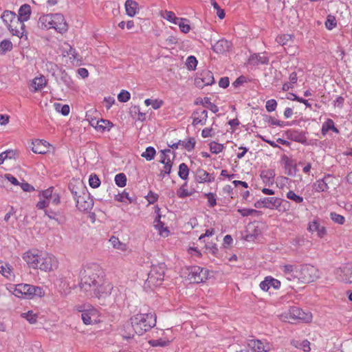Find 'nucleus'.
Listing matches in <instances>:
<instances>
[{
	"label": "nucleus",
	"instance_id": "obj_31",
	"mask_svg": "<svg viewBox=\"0 0 352 352\" xmlns=\"http://www.w3.org/2000/svg\"><path fill=\"white\" fill-rule=\"evenodd\" d=\"M16 17L17 15L16 13L10 10H5L1 15V19L7 28L8 27L9 23H12L14 19H16Z\"/></svg>",
	"mask_w": 352,
	"mask_h": 352
},
{
	"label": "nucleus",
	"instance_id": "obj_47",
	"mask_svg": "<svg viewBox=\"0 0 352 352\" xmlns=\"http://www.w3.org/2000/svg\"><path fill=\"white\" fill-rule=\"evenodd\" d=\"M12 49V43L9 40H3L0 43V50L2 52H6V51H10Z\"/></svg>",
	"mask_w": 352,
	"mask_h": 352
},
{
	"label": "nucleus",
	"instance_id": "obj_3",
	"mask_svg": "<svg viewBox=\"0 0 352 352\" xmlns=\"http://www.w3.org/2000/svg\"><path fill=\"white\" fill-rule=\"evenodd\" d=\"M157 316L154 312L140 313L130 318L131 326L134 333H129L127 338H132L135 334L142 336L156 324Z\"/></svg>",
	"mask_w": 352,
	"mask_h": 352
},
{
	"label": "nucleus",
	"instance_id": "obj_22",
	"mask_svg": "<svg viewBox=\"0 0 352 352\" xmlns=\"http://www.w3.org/2000/svg\"><path fill=\"white\" fill-rule=\"evenodd\" d=\"M230 46V42L226 39H221L212 46V50L218 54H223L229 51Z\"/></svg>",
	"mask_w": 352,
	"mask_h": 352
},
{
	"label": "nucleus",
	"instance_id": "obj_17",
	"mask_svg": "<svg viewBox=\"0 0 352 352\" xmlns=\"http://www.w3.org/2000/svg\"><path fill=\"white\" fill-rule=\"evenodd\" d=\"M53 187H50L45 190L42 192L43 200L39 201L36 204L38 209H43L45 208L50 206V199L52 197L54 193H53Z\"/></svg>",
	"mask_w": 352,
	"mask_h": 352
},
{
	"label": "nucleus",
	"instance_id": "obj_4",
	"mask_svg": "<svg viewBox=\"0 0 352 352\" xmlns=\"http://www.w3.org/2000/svg\"><path fill=\"white\" fill-rule=\"evenodd\" d=\"M69 190L76 201V207L80 211H88L94 206V201L86 188L80 183L78 184H69Z\"/></svg>",
	"mask_w": 352,
	"mask_h": 352
},
{
	"label": "nucleus",
	"instance_id": "obj_60",
	"mask_svg": "<svg viewBox=\"0 0 352 352\" xmlns=\"http://www.w3.org/2000/svg\"><path fill=\"white\" fill-rule=\"evenodd\" d=\"M166 153H170V150L165 149V150L162 151V155L160 156V162L162 164L172 162L171 160L170 159V157L166 155Z\"/></svg>",
	"mask_w": 352,
	"mask_h": 352
},
{
	"label": "nucleus",
	"instance_id": "obj_20",
	"mask_svg": "<svg viewBox=\"0 0 352 352\" xmlns=\"http://www.w3.org/2000/svg\"><path fill=\"white\" fill-rule=\"evenodd\" d=\"M248 346L256 352H267L270 351V346L268 344L265 346L260 340H248Z\"/></svg>",
	"mask_w": 352,
	"mask_h": 352
},
{
	"label": "nucleus",
	"instance_id": "obj_32",
	"mask_svg": "<svg viewBox=\"0 0 352 352\" xmlns=\"http://www.w3.org/2000/svg\"><path fill=\"white\" fill-rule=\"evenodd\" d=\"M269 61L268 58L265 56H260L258 54H253L249 58V63L253 65H256L258 63L266 64Z\"/></svg>",
	"mask_w": 352,
	"mask_h": 352
},
{
	"label": "nucleus",
	"instance_id": "obj_25",
	"mask_svg": "<svg viewBox=\"0 0 352 352\" xmlns=\"http://www.w3.org/2000/svg\"><path fill=\"white\" fill-rule=\"evenodd\" d=\"M51 18L50 14L41 16L38 21V27L42 30L51 29L52 27Z\"/></svg>",
	"mask_w": 352,
	"mask_h": 352
},
{
	"label": "nucleus",
	"instance_id": "obj_36",
	"mask_svg": "<svg viewBox=\"0 0 352 352\" xmlns=\"http://www.w3.org/2000/svg\"><path fill=\"white\" fill-rule=\"evenodd\" d=\"M189 173V168L188 166L185 163H182L179 166V172L178 175L179 177L185 180L188 178Z\"/></svg>",
	"mask_w": 352,
	"mask_h": 352
},
{
	"label": "nucleus",
	"instance_id": "obj_1",
	"mask_svg": "<svg viewBox=\"0 0 352 352\" xmlns=\"http://www.w3.org/2000/svg\"><path fill=\"white\" fill-rule=\"evenodd\" d=\"M103 271L101 267L96 263H91L85 265L80 273V288L85 292H89L91 297L104 298L108 292H105L107 287L100 285V277Z\"/></svg>",
	"mask_w": 352,
	"mask_h": 352
},
{
	"label": "nucleus",
	"instance_id": "obj_28",
	"mask_svg": "<svg viewBox=\"0 0 352 352\" xmlns=\"http://www.w3.org/2000/svg\"><path fill=\"white\" fill-rule=\"evenodd\" d=\"M308 230L311 232H317L318 236L320 238H322L326 234L325 228L321 226L320 223L316 221L309 223Z\"/></svg>",
	"mask_w": 352,
	"mask_h": 352
},
{
	"label": "nucleus",
	"instance_id": "obj_2",
	"mask_svg": "<svg viewBox=\"0 0 352 352\" xmlns=\"http://www.w3.org/2000/svg\"><path fill=\"white\" fill-rule=\"evenodd\" d=\"M23 258L30 267L51 272L58 267V261L54 256L38 250H29L23 254Z\"/></svg>",
	"mask_w": 352,
	"mask_h": 352
},
{
	"label": "nucleus",
	"instance_id": "obj_27",
	"mask_svg": "<svg viewBox=\"0 0 352 352\" xmlns=\"http://www.w3.org/2000/svg\"><path fill=\"white\" fill-rule=\"evenodd\" d=\"M46 85L47 80L43 76H41V77H36L34 78L32 81L31 86L33 88L32 91L33 92H36L42 89L43 87H45Z\"/></svg>",
	"mask_w": 352,
	"mask_h": 352
},
{
	"label": "nucleus",
	"instance_id": "obj_10",
	"mask_svg": "<svg viewBox=\"0 0 352 352\" xmlns=\"http://www.w3.org/2000/svg\"><path fill=\"white\" fill-rule=\"evenodd\" d=\"M52 19V28H54L60 33H64L68 30V25L62 14H50Z\"/></svg>",
	"mask_w": 352,
	"mask_h": 352
},
{
	"label": "nucleus",
	"instance_id": "obj_42",
	"mask_svg": "<svg viewBox=\"0 0 352 352\" xmlns=\"http://www.w3.org/2000/svg\"><path fill=\"white\" fill-rule=\"evenodd\" d=\"M224 148V146L216 142H212L210 144V150L212 153L218 154L221 153Z\"/></svg>",
	"mask_w": 352,
	"mask_h": 352
},
{
	"label": "nucleus",
	"instance_id": "obj_64",
	"mask_svg": "<svg viewBox=\"0 0 352 352\" xmlns=\"http://www.w3.org/2000/svg\"><path fill=\"white\" fill-rule=\"evenodd\" d=\"M6 160H16L18 157V152L16 150H8L4 151Z\"/></svg>",
	"mask_w": 352,
	"mask_h": 352
},
{
	"label": "nucleus",
	"instance_id": "obj_30",
	"mask_svg": "<svg viewBox=\"0 0 352 352\" xmlns=\"http://www.w3.org/2000/svg\"><path fill=\"white\" fill-rule=\"evenodd\" d=\"M138 6V4L135 1L132 0H126L125 3V9L126 14L129 16H135Z\"/></svg>",
	"mask_w": 352,
	"mask_h": 352
},
{
	"label": "nucleus",
	"instance_id": "obj_6",
	"mask_svg": "<svg viewBox=\"0 0 352 352\" xmlns=\"http://www.w3.org/2000/svg\"><path fill=\"white\" fill-rule=\"evenodd\" d=\"M296 272L298 274L294 277L303 283L314 282L320 276L318 270L310 264L302 265L299 270H296Z\"/></svg>",
	"mask_w": 352,
	"mask_h": 352
},
{
	"label": "nucleus",
	"instance_id": "obj_46",
	"mask_svg": "<svg viewBox=\"0 0 352 352\" xmlns=\"http://www.w3.org/2000/svg\"><path fill=\"white\" fill-rule=\"evenodd\" d=\"M197 65V60L193 56H190L187 58L186 65L189 70H195Z\"/></svg>",
	"mask_w": 352,
	"mask_h": 352
},
{
	"label": "nucleus",
	"instance_id": "obj_24",
	"mask_svg": "<svg viewBox=\"0 0 352 352\" xmlns=\"http://www.w3.org/2000/svg\"><path fill=\"white\" fill-rule=\"evenodd\" d=\"M47 208H48L45 210V214L49 219L56 221L58 224L63 223L65 221V217L61 215L60 211H54L50 206Z\"/></svg>",
	"mask_w": 352,
	"mask_h": 352
},
{
	"label": "nucleus",
	"instance_id": "obj_29",
	"mask_svg": "<svg viewBox=\"0 0 352 352\" xmlns=\"http://www.w3.org/2000/svg\"><path fill=\"white\" fill-rule=\"evenodd\" d=\"M275 175V171L273 169L264 170L261 173V179L267 184H272L274 183Z\"/></svg>",
	"mask_w": 352,
	"mask_h": 352
},
{
	"label": "nucleus",
	"instance_id": "obj_8",
	"mask_svg": "<svg viewBox=\"0 0 352 352\" xmlns=\"http://www.w3.org/2000/svg\"><path fill=\"white\" fill-rule=\"evenodd\" d=\"M164 273L157 267H153L148 274L146 284L150 287H157L161 285L164 280Z\"/></svg>",
	"mask_w": 352,
	"mask_h": 352
},
{
	"label": "nucleus",
	"instance_id": "obj_41",
	"mask_svg": "<svg viewBox=\"0 0 352 352\" xmlns=\"http://www.w3.org/2000/svg\"><path fill=\"white\" fill-rule=\"evenodd\" d=\"M109 242L114 248L121 250H124L125 249V244L120 242L118 237H116L114 236H111V239H109Z\"/></svg>",
	"mask_w": 352,
	"mask_h": 352
},
{
	"label": "nucleus",
	"instance_id": "obj_59",
	"mask_svg": "<svg viewBox=\"0 0 352 352\" xmlns=\"http://www.w3.org/2000/svg\"><path fill=\"white\" fill-rule=\"evenodd\" d=\"M182 145L187 151H190L195 148V140L193 138H190L187 142H182Z\"/></svg>",
	"mask_w": 352,
	"mask_h": 352
},
{
	"label": "nucleus",
	"instance_id": "obj_54",
	"mask_svg": "<svg viewBox=\"0 0 352 352\" xmlns=\"http://www.w3.org/2000/svg\"><path fill=\"white\" fill-rule=\"evenodd\" d=\"M130 93L127 91L122 90L118 96V99L120 102H126L130 99Z\"/></svg>",
	"mask_w": 352,
	"mask_h": 352
},
{
	"label": "nucleus",
	"instance_id": "obj_34",
	"mask_svg": "<svg viewBox=\"0 0 352 352\" xmlns=\"http://www.w3.org/2000/svg\"><path fill=\"white\" fill-rule=\"evenodd\" d=\"M178 43V39L176 36H170L164 41H162V47L164 48L173 47V45Z\"/></svg>",
	"mask_w": 352,
	"mask_h": 352
},
{
	"label": "nucleus",
	"instance_id": "obj_43",
	"mask_svg": "<svg viewBox=\"0 0 352 352\" xmlns=\"http://www.w3.org/2000/svg\"><path fill=\"white\" fill-rule=\"evenodd\" d=\"M115 182L119 187H124L126 184V177L124 173H119L116 175Z\"/></svg>",
	"mask_w": 352,
	"mask_h": 352
},
{
	"label": "nucleus",
	"instance_id": "obj_37",
	"mask_svg": "<svg viewBox=\"0 0 352 352\" xmlns=\"http://www.w3.org/2000/svg\"><path fill=\"white\" fill-rule=\"evenodd\" d=\"M187 22H188V21L184 18H179V20L177 22L181 32L185 34L189 32L190 30V26Z\"/></svg>",
	"mask_w": 352,
	"mask_h": 352
},
{
	"label": "nucleus",
	"instance_id": "obj_39",
	"mask_svg": "<svg viewBox=\"0 0 352 352\" xmlns=\"http://www.w3.org/2000/svg\"><path fill=\"white\" fill-rule=\"evenodd\" d=\"M155 153V149L152 146H148L146 148V151L142 153V157H144L147 161H151L154 158Z\"/></svg>",
	"mask_w": 352,
	"mask_h": 352
},
{
	"label": "nucleus",
	"instance_id": "obj_5",
	"mask_svg": "<svg viewBox=\"0 0 352 352\" xmlns=\"http://www.w3.org/2000/svg\"><path fill=\"white\" fill-rule=\"evenodd\" d=\"M280 320L283 322L294 323L296 321L308 322L311 320V314L305 312L298 307H291L287 311L279 316Z\"/></svg>",
	"mask_w": 352,
	"mask_h": 352
},
{
	"label": "nucleus",
	"instance_id": "obj_56",
	"mask_svg": "<svg viewBox=\"0 0 352 352\" xmlns=\"http://www.w3.org/2000/svg\"><path fill=\"white\" fill-rule=\"evenodd\" d=\"M237 212L243 217H248L258 212L256 210L249 208L238 209Z\"/></svg>",
	"mask_w": 352,
	"mask_h": 352
},
{
	"label": "nucleus",
	"instance_id": "obj_15",
	"mask_svg": "<svg viewBox=\"0 0 352 352\" xmlns=\"http://www.w3.org/2000/svg\"><path fill=\"white\" fill-rule=\"evenodd\" d=\"M192 124L195 126L197 124H206L208 118V111L205 109H197L192 114Z\"/></svg>",
	"mask_w": 352,
	"mask_h": 352
},
{
	"label": "nucleus",
	"instance_id": "obj_44",
	"mask_svg": "<svg viewBox=\"0 0 352 352\" xmlns=\"http://www.w3.org/2000/svg\"><path fill=\"white\" fill-rule=\"evenodd\" d=\"M21 316L25 318L30 324H35L37 321V315L34 314L32 311L23 313L21 314Z\"/></svg>",
	"mask_w": 352,
	"mask_h": 352
},
{
	"label": "nucleus",
	"instance_id": "obj_14",
	"mask_svg": "<svg viewBox=\"0 0 352 352\" xmlns=\"http://www.w3.org/2000/svg\"><path fill=\"white\" fill-rule=\"evenodd\" d=\"M33 287V285L28 284H18L16 285L14 294L18 297L30 299Z\"/></svg>",
	"mask_w": 352,
	"mask_h": 352
},
{
	"label": "nucleus",
	"instance_id": "obj_9",
	"mask_svg": "<svg viewBox=\"0 0 352 352\" xmlns=\"http://www.w3.org/2000/svg\"><path fill=\"white\" fill-rule=\"evenodd\" d=\"M214 82L213 74L209 70L201 72L195 79V84L199 88L211 85Z\"/></svg>",
	"mask_w": 352,
	"mask_h": 352
},
{
	"label": "nucleus",
	"instance_id": "obj_12",
	"mask_svg": "<svg viewBox=\"0 0 352 352\" xmlns=\"http://www.w3.org/2000/svg\"><path fill=\"white\" fill-rule=\"evenodd\" d=\"M281 204V200L280 199H278L277 197H264L263 199H261L258 200L255 204L254 206L256 208H267L272 209L274 207H276V208L279 207Z\"/></svg>",
	"mask_w": 352,
	"mask_h": 352
},
{
	"label": "nucleus",
	"instance_id": "obj_13",
	"mask_svg": "<svg viewBox=\"0 0 352 352\" xmlns=\"http://www.w3.org/2000/svg\"><path fill=\"white\" fill-rule=\"evenodd\" d=\"M8 29L13 36L22 38L25 32L24 23L18 17L10 23Z\"/></svg>",
	"mask_w": 352,
	"mask_h": 352
},
{
	"label": "nucleus",
	"instance_id": "obj_19",
	"mask_svg": "<svg viewBox=\"0 0 352 352\" xmlns=\"http://www.w3.org/2000/svg\"><path fill=\"white\" fill-rule=\"evenodd\" d=\"M280 286V282L272 277H266L265 280L260 283L261 289L265 292H267L271 287L274 289H278Z\"/></svg>",
	"mask_w": 352,
	"mask_h": 352
},
{
	"label": "nucleus",
	"instance_id": "obj_40",
	"mask_svg": "<svg viewBox=\"0 0 352 352\" xmlns=\"http://www.w3.org/2000/svg\"><path fill=\"white\" fill-rule=\"evenodd\" d=\"M292 36L291 34H283L278 36L276 38V41L282 46L286 45L289 41H291Z\"/></svg>",
	"mask_w": 352,
	"mask_h": 352
},
{
	"label": "nucleus",
	"instance_id": "obj_53",
	"mask_svg": "<svg viewBox=\"0 0 352 352\" xmlns=\"http://www.w3.org/2000/svg\"><path fill=\"white\" fill-rule=\"evenodd\" d=\"M204 196L208 199V206L209 207L212 208L217 204L215 196L212 192L206 193Z\"/></svg>",
	"mask_w": 352,
	"mask_h": 352
},
{
	"label": "nucleus",
	"instance_id": "obj_16",
	"mask_svg": "<svg viewBox=\"0 0 352 352\" xmlns=\"http://www.w3.org/2000/svg\"><path fill=\"white\" fill-rule=\"evenodd\" d=\"M32 151L34 153L45 154L50 151V144L45 140H36L32 142Z\"/></svg>",
	"mask_w": 352,
	"mask_h": 352
},
{
	"label": "nucleus",
	"instance_id": "obj_33",
	"mask_svg": "<svg viewBox=\"0 0 352 352\" xmlns=\"http://www.w3.org/2000/svg\"><path fill=\"white\" fill-rule=\"evenodd\" d=\"M161 15L164 19L170 22H172L174 24H177V22L179 20V18L177 17L175 13L172 11L165 10L164 12H162Z\"/></svg>",
	"mask_w": 352,
	"mask_h": 352
},
{
	"label": "nucleus",
	"instance_id": "obj_7",
	"mask_svg": "<svg viewBox=\"0 0 352 352\" xmlns=\"http://www.w3.org/2000/svg\"><path fill=\"white\" fill-rule=\"evenodd\" d=\"M188 279L195 283H199L207 279L208 271L198 266L188 268Z\"/></svg>",
	"mask_w": 352,
	"mask_h": 352
},
{
	"label": "nucleus",
	"instance_id": "obj_61",
	"mask_svg": "<svg viewBox=\"0 0 352 352\" xmlns=\"http://www.w3.org/2000/svg\"><path fill=\"white\" fill-rule=\"evenodd\" d=\"M124 199H127L130 202L132 201V199L129 197V193L125 191L115 195V199L118 201L123 202Z\"/></svg>",
	"mask_w": 352,
	"mask_h": 352
},
{
	"label": "nucleus",
	"instance_id": "obj_49",
	"mask_svg": "<svg viewBox=\"0 0 352 352\" xmlns=\"http://www.w3.org/2000/svg\"><path fill=\"white\" fill-rule=\"evenodd\" d=\"M60 80L67 88L73 87L74 82L70 76L67 74H63Z\"/></svg>",
	"mask_w": 352,
	"mask_h": 352
},
{
	"label": "nucleus",
	"instance_id": "obj_26",
	"mask_svg": "<svg viewBox=\"0 0 352 352\" xmlns=\"http://www.w3.org/2000/svg\"><path fill=\"white\" fill-rule=\"evenodd\" d=\"M30 15H31L30 6L28 4H23L19 8V15H17V17L24 23V21H26L30 19Z\"/></svg>",
	"mask_w": 352,
	"mask_h": 352
},
{
	"label": "nucleus",
	"instance_id": "obj_48",
	"mask_svg": "<svg viewBox=\"0 0 352 352\" xmlns=\"http://www.w3.org/2000/svg\"><path fill=\"white\" fill-rule=\"evenodd\" d=\"M164 165V168L160 170V176L162 177V179L164 177L165 175H170L173 166V162L165 163Z\"/></svg>",
	"mask_w": 352,
	"mask_h": 352
},
{
	"label": "nucleus",
	"instance_id": "obj_58",
	"mask_svg": "<svg viewBox=\"0 0 352 352\" xmlns=\"http://www.w3.org/2000/svg\"><path fill=\"white\" fill-rule=\"evenodd\" d=\"M331 219L338 224L342 225L344 223V217L340 214H338L336 212L331 213Z\"/></svg>",
	"mask_w": 352,
	"mask_h": 352
},
{
	"label": "nucleus",
	"instance_id": "obj_57",
	"mask_svg": "<svg viewBox=\"0 0 352 352\" xmlns=\"http://www.w3.org/2000/svg\"><path fill=\"white\" fill-rule=\"evenodd\" d=\"M169 342H170L169 341H164V340H162V339L151 340L148 342L150 345H151L152 346H165L168 345Z\"/></svg>",
	"mask_w": 352,
	"mask_h": 352
},
{
	"label": "nucleus",
	"instance_id": "obj_52",
	"mask_svg": "<svg viewBox=\"0 0 352 352\" xmlns=\"http://www.w3.org/2000/svg\"><path fill=\"white\" fill-rule=\"evenodd\" d=\"M89 183L91 187L98 188L100 184V180L96 175H91L89 177Z\"/></svg>",
	"mask_w": 352,
	"mask_h": 352
},
{
	"label": "nucleus",
	"instance_id": "obj_45",
	"mask_svg": "<svg viewBox=\"0 0 352 352\" xmlns=\"http://www.w3.org/2000/svg\"><path fill=\"white\" fill-rule=\"evenodd\" d=\"M210 4L217 10V15L220 19H223L225 17V12L220 8L215 0H210Z\"/></svg>",
	"mask_w": 352,
	"mask_h": 352
},
{
	"label": "nucleus",
	"instance_id": "obj_23",
	"mask_svg": "<svg viewBox=\"0 0 352 352\" xmlns=\"http://www.w3.org/2000/svg\"><path fill=\"white\" fill-rule=\"evenodd\" d=\"M196 179L199 183L212 182L214 177L211 176L206 170L199 168L196 172Z\"/></svg>",
	"mask_w": 352,
	"mask_h": 352
},
{
	"label": "nucleus",
	"instance_id": "obj_62",
	"mask_svg": "<svg viewBox=\"0 0 352 352\" xmlns=\"http://www.w3.org/2000/svg\"><path fill=\"white\" fill-rule=\"evenodd\" d=\"M44 295H45V292L43 291V288H41L40 287H36V286L33 287L31 298H32L34 296L42 297Z\"/></svg>",
	"mask_w": 352,
	"mask_h": 352
},
{
	"label": "nucleus",
	"instance_id": "obj_50",
	"mask_svg": "<svg viewBox=\"0 0 352 352\" xmlns=\"http://www.w3.org/2000/svg\"><path fill=\"white\" fill-rule=\"evenodd\" d=\"M287 197L291 200L294 201L296 203L299 204L302 202L303 199L302 197H300L299 195H296L294 191L289 190L287 193Z\"/></svg>",
	"mask_w": 352,
	"mask_h": 352
},
{
	"label": "nucleus",
	"instance_id": "obj_35",
	"mask_svg": "<svg viewBox=\"0 0 352 352\" xmlns=\"http://www.w3.org/2000/svg\"><path fill=\"white\" fill-rule=\"evenodd\" d=\"M113 126L112 122L109 120L101 119L100 120L96 121V128L98 129H102V131L105 129L109 130L110 128Z\"/></svg>",
	"mask_w": 352,
	"mask_h": 352
},
{
	"label": "nucleus",
	"instance_id": "obj_63",
	"mask_svg": "<svg viewBox=\"0 0 352 352\" xmlns=\"http://www.w3.org/2000/svg\"><path fill=\"white\" fill-rule=\"evenodd\" d=\"M276 106V101L274 99H271L267 101L265 107L268 112H272L275 111Z\"/></svg>",
	"mask_w": 352,
	"mask_h": 352
},
{
	"label": "nucleus",
	"instance_id": "obj_11",
	"mask_svg": "<svg viewBox=\"0 0 352 352\" xmlns=\"http://www.w3.org/2000/svg\"><path fill=\"white\" fill-rule=\"evenodd\" d=\"M336 274L340 280L352 283V264L347 263L338 267L336 270Z\"/></svg>",
	"mask_w": 352,
	"mask_h": 352
},
{
	"label": "nucleus",
	"instance_id": "obj_51",
	"mask_svg": "<svg viewBox=\"0 0 352 352\" xmlns=\"http://www.w3.org/2000/svg\"><path fill=\"white\" fill-rule=\"evenodd\" d=\"M333 121L331 119L327 120L323 124L322 127V133L325 135L331 128L333 127Z\"/></svg>",
	"mask_w": 352,
	"mask_h": 352
},
{
	"label": "nucleus",
	"instance_id": "obj_55",
	"mask_svg": "<svg viewBox=\"0 0 352 352\" xmlns=\"http://www.w3.org/2000/svg\"><path fill=\"white\" fill-rule=\"evenodd\" d=\"M325 25L328 30H332L336 25V21L334 16L329 15L325 23Z\"/></svg>",
	"mask_w": 352,
	"mask_h": 352
},
{
	"label": "nucleus",
	"instance_id": "obj_38",
	"mask_svg": "<svg viewBox=\"0 0 352 352\" xmlns=\"http://www.w3.org/2000/svg\"><path fill=\"white\" fill-rule=\"evenodd\" d=\"M283 160L285 161V168L287 170V175H294L295 174V166L294 167L292 160L285 155L283 157Z\"/></svg>",
	"mask_w": 352,
	"mask_h": 352
},
{
	"label": "nucleus",
	"instance_id": "obj_18",
	"mask_svg": "<svg viewBox=\"0 0 352 352\" xmlns=\"http://www.w3.org/2000/svg\"><path fill=\"white\" fill-rule=\"evenodd\" d=\"M160 210V208H156L155 212L157 213V216L154 221L155 227L159 230L160 234L165 237L168 235L169 230L167 227H164V223L161 221L162 215L159 213Z\"/></svg>",
	"mask_w": 352,
	"mask_h": 352
},
{
	"label": "nucleus",
	"instance_id": "obj_21",
	"mask_svg": "<svg viewBox=\"0 0 352 352\" xmlns=\"http://www.w3.org/2000/svg\"><path fill=\"white\" fill-rule=\"evenodd\" d=\"M331 178L330 175H326L322 179H318L314 184V188L317 192H324L329 189V179Z\"/></svg>",
	"mask_w": 352,
	"mask_h": 352
}]
</instances>
